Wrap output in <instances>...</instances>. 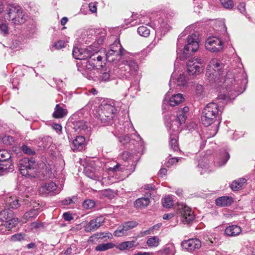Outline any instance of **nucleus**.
Segmentation results:
<instances>
[{
  "label": "nucleus",
  "mask_w": 255,
  "mask_h": 255,
  "mask_svg": "<svg viewBox=\"0 0 255 255\" xmlns=\"http://www.w3.org/2000/svg\"><path fill=\"white\" fill-rule=\"evenodd\" d=\"M105 51L101 50L94 51L91 47L85 50L84 55L81 60L88 59L84 67L88 71H84L82 73L85 77L89 80H94L95 74L93 70L96 67H102L104 63L103 59L105 58Z\"/></svg>",
  "instance_id": "obj_1"
},
{
  "label": "nucleus",
  "mask_w": 255,
  "mask_h": 255,
  "mask_svg": "<svg viewBox=\"0 0 255 255\" xmlns=\"http://www.w3.org/2000/svg\"><path fill=\"white\" fill-rule=\"evenodd\" d=\"M189 108L188 107H184L183 108L179 109L178 111L177 118L172 122L171 124L170 129L176 132L173 137L170 136L169 142L171 148L174 151H177L179 149L177 139L176 138L177 134L180 130V127L185 124Z\"/></svg>",
  "instance_id": "obj_2"
},
{
  "label": "nucleus",
  "mask_w": 255,
  "mask_h": 255,
  "mask_svg": "<svg viewBox=\"0 0 255 255\" xmlns=\"http://www.w3.org/2000/svg\"><path fill=\"white\" fill-rule=\"evenodd\" d=\"M224 65L216 59H212L207 67L206 76L210 81L216 82L222 77L224 73Z\"/></svg>",
  "instance_id": "obj_3"
},
{
  "label": "nucleus",
  "mask_w": 255,
  "mask_h": 255,
  "mask_svg": "<svg viewBox=\"0 0 255 255\" xmlns=\"http://www.w3.org/2000/svg\"><path fill=\"white\" fill-rule=\"evenodd\" d=\"M6 11L7 12V14L5 15L6 18L11 20L15 24H23L27 19V15L19 5H9Z\"/></svg>",
  "instance_id": "obj_4"
},
{
  "label": "nucleus",
  "mask_w": 255,
  "mask_h": 255,
  "mask_svg": "<svg viewBox=\"0 0 255 255\" xmlns=\"http://www.w3.org/2000/svg\"><path fill=\"white\" fill-rule=\"evenodd\" d=\"M219 111V105L217 104L214 102L208 104L202 112V124L206 127L210 126L215 121Z\"/></svg>",
  "instance_id": "obj_5"
},
{
  "label": "nucleus",
  "mask_w": 255,
  "mask_h": 255,
  "mask_svg": "<svg viewBox=\"0 0 255 255\" xmlns=\"http://www.w3.org/2000/svg\"><path fill=\"white\" fill-rule=\"evenodd\" d=\"M115 108L110 104L102 105L94 114L104 125L109 124L114 118Z\"/></svg>",
  "instance_id": "obj_6"
},
{
  "label": "nucleus",
  "mask_w": 255,
  "mask_h": 255,
  "mask_svg": "<svg viewBox=\"0 0 255 255\" xmlns=\"http://www.w3.org/2000/svg\"><path fill=\"white\" fill-rule=\"evenodd\" d=\"M37 164L34 158H23L19 163V170L21 174L26 177L35 176Z\"/></svg>",
  "instance_id": "obj_7"
},
{
  "label": "nucleus",
  "mask_w": 255,
  "mask_h": 255,
  "mask_svg": "<svg viewBox=\"0 0 255 255\" xmlns=\"http://www.w3.org/2000/svg\"><path fill=\"white\" fill-rule=\"evenodd\" d=\"M138 69L137 63L132 60L124 61L120 65V75L122 78L130 79Z\"/></svg>",
  "instance_id": "obj_8"
},
{
  "label": "nucleus",
  "mask_w": 255,
  "mask_h": 255,
  "mask_svg": "<svg viewBox=\"0 0 255 255\" xmlns=\"http://www.w3.org/2000/svg\"><path fill=\"white\" fill-rule=\"evenodd\" d=\"M240 74H237L235 71H228L224 79V86L228 89L237 91L240 84L242 83L240 77Z\"/></svg>",
  "instance_id": "obj_9"
},
{
  "label": "nucleus",
  "mask_w": 255,
  "mask_h": 255,
  "mask_svg": "<svg viewBox=\"0 0 255 255\" xmlns=\"http://www.w3.org/2000/svg\"><path fill=\"white\" fill-rule=\"evenodd\" d=\"M0 220L3 223L1 227H4L9 231L15 226L17 218L13 217V212L9 209H4L0 212Z\"/></svg>",
  "instance_id": "obj_10"
},
{
  "label": "nucleus",
  "mask_w": 255,
  "mask_h": 255,
  "mask_svg": "<svg viewBox=\"0 0 255 255\" xmlns=\"http://www.w3.org/2000/svg\"><path fill=\"white\" fill-rule=\"evenodd\" d=\"M204 60L200 58H192L187 62V70L190 75H196L203 71Z\"/></svg>",
  "instance_id": "obj_11"
},
{
  "label": "nucleus",
  "mask_w": 255,
  "mask_h": 255,
  "mask_svg": "<svg viewBox=\"0 0 255 255\" xmlns=\"http://www.w3.org/2000/svg\"><path fill=\"white\" fill-rule=\"evenodd\" d=\"M199 48L198 37L195 34L189 35L187 39V44L183 49V54L187 56L191 53L196 52Z\"/></svg>",
  "instance_id": "obj_12"
},
{
  "label": "nucleus",
  "mask_w": 255,
  "mask_h": 255,
  "mask_svg": "<svg viewBox=\"0 0 255 255\" xmlns=\"http://www.w3.org/2000/svg\"><path fill=\"white\" fill-rule=\"evenodd\" d=\"M224 43L217 37H209L206 41L205 47L211 52H219L223 49Z\"/></svg>",
  "instance_id": "obj_13"
},
{
  "label": "nucleus",
  "mask_w": 255,
  "mask_h": 255,
  "mask_svg": "<svg viewBox=\"0 0 255 255\" xmlns=\"http://www.w3.org/2000/svg\"><path fill=\"white\" fill-rule=\"evenodd\" d=\"M177 210L182 216V222L184 224H189L194 219L191 209L183 204L178 205Z\"/></svg>",
  "instance_id": "obj_14"
},
{
  "label": "nucleus",
  "mask_w": 255,
  "mask_h": 255,
  "mask_svg": "<svg viewBox=\"0 0 255 255\" xmlns=\"http://www.w3.org/2000/svg\"><path fill=\"white\" fill-rule=\"evenodd\" d=\"M86 166L83 172L89 178L93 180L100 181L102 179L103 170L102 168H96L92 166V163Z\"/></svg>",
  "instance_id": "obj_15"
},
{
  "label": "nucleus",
  "mask_w": 255,
  "mask_h": 255,
  "mask_svg": "<svg viewBox=\"0 0 255 255\" xmlns=\"http://www.w3.org/2000/svg\"><path fill=\"white\" fill-rule=\"evenodd\" d=\"M60 192L56 184L53 182H49L41 186L39 188V193L42 195H55Z\"/></svg>",
  "instance_id": "obj_16"
},
{
  "label": "nucleus",
  "mask_w": 255,
  "mask_h": 255,
  "mask_svg": "<svg viewBox=\"0 0 255 255\" xmlns=\"http://www.w3.org/2000/svg\"><path fill=\"white\" fill-rule=\"evenodd\" d=\"M181 246L186 251L192 252L195 250L199 249L201 246V243L198 239H190L182 241L181 244Z\"/></svg>",
  "instance_id": "obj_17"
},
{
  "label": "nucleus",
  "mask_w": 255,
  "mask_h": 255,
  "mask_svg": "<svg viewBox=\"0 0 255 255\" xmlns=\"http://www.w3.org/2000/svg\"><path fill=\"white\" fill-rule=\"evenodd\" d=\"M104 222V219L103 217H97L87 224L85 226V230L87 232L95 231L102 225Z\"/></svg>",
  "instance_id": "obj_18"
},
{
  "label": "nucleus",
  "mask_w": 255,
  "mask_h": 255,
  "mask_svg": "<svg viewBox=\"0 0 255 255\" xmlns=\"http://www.w3.org/2000/svg\"><path fill=\"white\" fill-rule=\"evenodd\" d=\"M242 232V228L238 225H232L226 227L225 233L229 237L238 236Z\"/></svg>",
  "instance_id": "obj_19"
},
{
  "label": "nucleus",
  "mask_w": 255,
  "mask_h": 255,
  "mask_svg": "<svg viewBox=\"0 0 255 255\" xmlns=\"http://www.w3.org/2000/svg\"><path fill=\"white\" fill-rule=\"evenodd\" d=\"M114 51H115V50H110L105 55V58L110 62H116L118 61L121 59V56L124 55V53H117Z\"/></svg>",
  "instance_id": "obj_20"
},
{
  "label": "nucleus",
  "mask_w": 255,
  "mask_h": 255,
  "mask_svg": "<svg viewBox=\"0 0 255 255\" xmlns=\"http://www.w3.org/2000/svg\"><path fill=\"white\" fill-rule=\"evenodd\" d=\"M11 157V153L9 151L5 149L0 150V162L6 161L7 162L6 165L8 166V167L12 166L10 160Z\"/></svg>",
  "instance_id": "obj_21"
},
{
  "label": "nucleus",
  "mask_w": 255,
  "mask_h": 255,
  "mask_svg": "<svg viewBox=\"0 0 255 255\" xmlns=\"http://www.w3.org/2000/svg\"><path fill=\"white\" fill-rule=\"evenodd\" d=\"M150 199L148 197H141L136 199L134 202V206L138 209H143L150 204Z\"/></svg>",
  "instance_id": "obj_22"
},
{
  "label": "nucleus",
  "mask_w": 255,
  "mask_h": 255,
  "mask_svg": "<svg viewBox=\"0 0 255 255\" xmlns=\"http://www.w3.org/2000/svg\"><path fill=\"white\" fill-rule=\"evenodd\" d=\"M233 198L228 196H222L216 200V204L220 207L228 206L232 204Z\"/></svg>",
  "instance_id": "obj_23"
},
{
  "label": "nucleus",
  "mask_w": 255,
  "mask_h": 255,
  "mask_svg": "<svg viewBox=\"0 0 255 255\" xmlns=\"http://www.w3.org/2000/svg\"><path fill=\"white\" fill-rule=\"evenodd\" d=\"M67 113L68 111L66 109L63 108L59 104H57L53 113V117L56 119L63 118Z\"/></svg>",
  "instance_id": "obj_24"
},
{
  "label": "nucleus",
  "mask_w": 255,
  "mask_h": 255,
  "mask_svg": "<svg viewBox=\"0 0 255 255\" xmlns=\"http://www.w3.org/2000/svg\"><path fill=\"white\" fill-rule=\"evenodd\" d=\"M184 100L183 95L178 93L172 96L169 100V104L171 106L174 107L178 105Z\"/></svg>",
  "instance_id": "obj_25"
},
{
  "label": "nucleus",
  "mask_w": 255,
  "mask_h": 255,
  "mask_svg": "<svg viewBox=\"0 0 255 255\" xmlns=\"http://www.w3.org/2000/svg\"><path fill=\"white\" fill-rule=\"evenodd\" d=\"M78 115H73L69 121V125L75 131H77L80 128V122L77 120L78 119Z\"/></svg>",
  "instance_id": "obj_26"
},
{
  "label": "nucleus",
  "mask_w": 255,
  "mask_h": 255,
  "mask_svg": "<svg viewBox=\"0 0 255 255\" xmlns=\"http://www.w3.org/2000/svg\"><path fill=\"white\" fill-rule=\"evenodd\" d=\"M6 205L10 208L16 209L20 204L16 197H10L6 201Z\"/></svg>",
  "instance_id": "obj_27"
},
{
  "label": "nucleus",
  "mask_w": 255,
  "mask_h": 255,
  "mask_svg": "<svg viewBox=\"0 0 255 255\" xmlns=\"http://www.w3.org/2000/svg\"><path fill=\"white\" fill-rule=\"evenodd\" d=\"M115 245L112 243H108L106 244H101L95 248L96 251L102 252L114 248Z\"/></svg>",
  "instance_id": "obj_28"
},
{
  "label": "nucleus",
  "mask_w": 255,
  "mask_h": 255,
  "mask_svg": "<svg viewBox=\"0 0 255 255\" xmlns=\"http://www.w3.org/2000/svg\"><path fill=\"white\" fill-rule=\"evenodd\" d=\"M39 204H37L36 206H33L34 207H36L35 209H31L28 212L25 213L24 215V217L25 219H29V218H33L36 216H37L39 211V208L38 207L39 206Z\"/></svg>",
  "instance_id": "obj_29"
},
{
  "label": "nucleus",
  "mask_w": 255,
  "mask_h": 255,
  "mask_svg": "<svg viewBox=\"0 0 255 255\" xmlns=\"http://www.w3.org/2000/svg\"><path fill=\"white\" fill-rule=\"evenodd\" d=\"M134 243V241L124 242L120 244L117 247V248L121 251H124L128 249L131 248L132 247L135 246Z\"/></svg>",
  "instance_id": "obj_30"
},
{
  "label": "nucleus",
  "mask_w": 255,
  "mask_h": 255,
  "mask_svg": "<svg viewBox=\"0 0 255 255\" xmlns=\"http://www.w3.org/2000/svg\"><path fill=\"white\" fill-rule=\"evenodd\" d=\"M110 50H115V52L117 53L123 54L125 49L122 47L120 41H115L114 43L111 46Z\"/></svg>",
  "instance_id": "obj_31"
},
{
  "label": "nucleus",
  "mask_w": 255,
  "mask_h": 255,
  "mask_svg": "<svg viewBox=\"0 0 255 255\" xmlns=\"http://www.w3.org/2000/svg\"><path fill=\"white\" fill-rule=\"evenodd\" d=\"M8 33L7 23L3 20H0V34L6 35Z\"/></svg>",
  "instance_id": "obj_32"
},
{
  "label": "nucleus",
  "mask_w": 255,
  "mask_h": 255,
  "mask_svg": "<svg viewBox=\"0 0 255 255\" xmlns=\"http://www.w3.org/2000/svg\"><path fill=\"white\" fill-rule=\"evenodd\" d=\"M137 32L140 35L145 37L148 36L150 34L149 29L144 26H139L137 28Z\"/></svg>",
  "instance_id": "obj_33"
},
{
  "label": "nucleus",
  "mask_w": 255,
  "mask_h": 255,
  "mask_svg": "<svg viewBox=\"0 0 255 255\" xmlns=\"http://www.w3.org/2000/svg\"><path fill=\"white\" fill-rule=\"evenodd\" d=\"M77 199V197L75 196H73L72 198L68 197L62 200L61 204L62 205H70V207H73L72 205L74 204Z\"/></svg>",
  "instance_id": "obj_34"
},
{
  "label": "nucleus",
  "mask_w": 255,
  "mask_h": 255,
  "mask_svg": "<svg viewBox=\"0 0 255 255\" xmlns=\"http://www.w3.org/2000/svg\"><path fill=\"white\" fill-rule=\"evenodd\" d=\"M146 244L150 247H157L159 244V239L156 236L150 238L147 240Z\"/></svg>",
  "instance_id": "obj_35"
},
{
  "label": "nucleus",
  "mask_w": 255,
  "mask_h": 255,
  "mask_svg": "<svg viewBox=\"0 0 255 255\" xmlns=\"http://www.w3.org/2000/svg\"><path fill=\"white\" fill-rule=\"evenodd\" d=\"M72 55L76 59H80V48L79 47L78 41H75L73 46Z\"/></svg>",
  "instance_id": "obj_36"
},
{
  "label": "nucleus",
  "mask_w": 255,
  "mask_h": 255,
  "mask_svg": "<svg viewBox=\"0 0 255 255\" xmlns=\"http://www.w3.org/2000/svg\"><path fill=\"white\" fill-rule=\"evenodd\" d=\"M138 223L136 221H132L125 222L123 226L127 232L128 230L136 227Z\"/></svg>",
  "instance_id": "obj_37"
},
{
  "label": "nucleus",
  "mask_w": 255,
  "mask_h": 255,
  "mask_svg": "<svg viewBox=\"0 0 255 255\" xmlns=\"http://www.w3.org/2000/svg\"><path fill=\"white\" fill-rule=\"evenodd\" d=\"M177 86L184 87L186 85V80L185 76L184 74H180L179 77L176 79Z\"/></svg>",
  "instance_id": "obj_38"
},
{
  "label": "nucleus",
  "mask_w": 255,
  "mask_h": 255,
  "mask_svg": "<svg viewBox=\"0 0 255 255\" xmlns=\"http://www.w3.org/2000/svg\"><path fill=\"white\" fill-rule=\"evenodd\" d=\"M173 205V201L172 198L169 196L165 197L163 202V206L165 208H169Z\"/></svg>",
  "instance_id": "obj_39"
},
{
  "label": "nucleus",
  "mask_w": 255,
  "mask_h": 255,
  "mask_svg": "<svg viewBox=\"0 0 255 255\" xmlns=\"http://www.w3.org/2000/svg\"><path fill=\"white\" fill-rule=\"evenodd\" d=\"M221 2L223 6L227 9H231L234 6L233 0H221Z\"/></svg>",
  "instance_id": "obj_40"
},
{
  "label": "nucleus",
  "mask_w": 255,
  "mask_h": 255,
  "mask_svg": "<svg viewBox=\"0 0 255 255\" xmlns=\"http://www.w3.org/2000/svg\"><path fill=\"white\" fill-rule=\"evenodd\" d=\"M127 234L124 226L119 227L117 230H116L114 233V235L116 237H121L126 235Z\"/></svg>",
  "instance_id": "obj_41"
},
{
  "label": "nucleus",
  "mask_w": 255,
  "mask_h": 255,
  "mask_svg": "<svg viewBox=\"0 0 255 255\" xmlns=\"http://www.w3.org/2000/svg\"><path fill=\"white\" fill-rule=\"evenodd\" d=\"M95 205L94 201L92 200H86L83 203V207L86 209H90L93 208Z\"/></svg>",
  "instance_id": "obj_42"
},
{
  "label": "nucleus",
  "mask_w": 255,
  "mask_h": 255,
  "mask_svg": "<svg viewBox=\"0 0 255 255\" xmlns=\"http://www.w3.org/2000/svg\"><path fill=\"white\" fill-rule=\"evenodd\" d=\"M102 194L103 196L112 199L114 197V192L110 189H107L102 191Z\"/></svg>",
  "instance_id": "obj_43"
},
{
  "label": "nucleus",
  "mask_w": 255,
  "mask_h": 255,
  "mask_svg": "<svg viewBox=\"0 0 255 255\" xmlns=\"http://www.w3.org/2000/svg\"><path fill=\"white\" fill-rule=\"evenodd\" d=\"M174 253V246L173 244L166 247L163 250V254L166 255H171Z\"/></svg>",
  "instance_id": "obj_44"
},
{
  "label": "nucleus",
  "mask_w": 255,
  "mask_h": 255,
  "mask_svg": "<svg viewBox=\"0 0 255 255\" xmlns=\"http://www.w3.org/2000/svg\"><path fill=\"white\" fill-rule=\"evenodd\" d=\"M230 158L229 154L226 152L223 153V159L221 161H220L218 164L219 166L224 165L226 163Z\"/></svg>",
  "instance_id": "obj_45"
},
{
  "label": "nucleus",
  "mask_w": 255,
  "mask_h": 255,
  "mask_svg": "<svg viewBox=\"0 0 255 255\" xmlns=\"http://www.w3.org/2000/svg\"><path fill=\"white\" fill-rule=\"evenodd\" d=\"M79 137V135H76V138L73 140L71 144V148L73 151H75L78 150V148L80 147V142L78 140V138Z\"/></svg>",
  "instance_id": "obj_46"
},
{
  "label": "nucleus",
  "mask_w": 255,
  "mask_h": 255,
  "mask_svg": "<svg viewBox=\"0 0 255 255\" xmlns=\"http://www.w3.org/2000/svg\"><path fill=\"white\" fill-rule=\"evenodd\" d=\"M231 187L234 191L238 190L242 188V183H240L238 180H235L232 182Z\"/></svg>",
  "instance_id": "obj_47"
},
{
  "label": "nucleus",
  "mask_w": 255,
  "mask_h": 255,
  "mask_svg": "<svg viewBox=\"0 0 255 255\" xmlns=\"http://www.w3.org/2000/svg\"><path fill=\"white\" fill-rule=\"evenodd\" d=\"M111 234L110 233L100 232L96 233V236H98V238L99 241L100 240H103L105 238L109 239L111 238Z\"/></svg>",
  "instance_id": "obj_48"
},
{
  "label": "nucleus",
  "mask_w": 255,
  "mask_h": 255,
  "mask_svg": "<svg viewBox=\"0 0 255 255\" xmlns=\"http://www.w3.org/2000/svg\"><path fill=\"white\" fill-rule=\"evenodd\" d=\"M2 141L7 145H12L14 142V138L9 135H5L2 138Z\"/></svg>",
  "instance_id": "obj_49"
},
{
  "label": "nucleus",
  "mask_w": 255,
  "mask_h": 255,
  "mask_svg": "<svg viewBox=\"0 0 255 255\" xmlns=\"http://www.w3.org/2000/svg\"><path fill=\"white\" fill-rule=\"evenodd\" d=\"M21 148L23 152L26 154L33 155L35 153V151L34 150L26 145H23Z\"/></svg>",
  "instance_id": "obj_50"
},
{
  "label": "nucleus",
  "mask_w": 255,
  "mask_h": 255,
  "mask_svg": "<svg viewBox=\"0 0 255 255\" xmlns=\"http://www.w3.org/2000/svg\"><path fill=\"white\" fill-rule=\"evenodd\" d=\"M89 244H96L99 243L100 241L99 240L98 236H96V233L91 236L88 240Z\"/></svg>",
  "instance_id": "obj_51"
},
{
  "label": "nucleus",
  "mask_w": 255,
  "mask_h": 255,
  "mask_svg": "<svg viewBox=\"0 0 255 255\" xmlns=\"http://www.w3.org/2000/svg\"><path fill=\"white\" fill-rule=\"evenodd\" d=\"M24 237L21 234H16L11 236V239L12 241H19L23 240Z\"/></svg>",
  "instance_id": "obj_52"
},
{
  "label": "nucleus",
  "mask_w": 255,
  "mask_h": 255,
  "mask_svg": "<svg viewBox=\"0 0 255 255\" xmlns=\"http://www.w3.org/2000/svg\"><path fill=\"white\" fill-rule=\"evenodd\" d=\"M89 7L91 12L92 13H97V6L96 2H94L89 3Z\"/></svg>",
  "instance_id": "obj_53"
},
{
  "label": "nucleus",
  "mask_w": 255,
  "mask_h": 255,
  "mask_svg": "<svg viewBox=\"0 0 255 255\" xmlns=\"http://www.w3.org/2000/svg\"><path fill=\"white\" fill-rule=\"evenodd\" d=\"M65 42L62 40H60L55 43L54 46L55 47V48L57 49H60L63 47H65Z\"/></svg>",
  "instance_id": "obj_54"
},
{
  "label": "nucleus",
  "mask_w": 255,
  "mask_h": 255,
  "mask_svg": "<svg viewBox=\"0 0 255 255\" xmlns=\"http://www.w3.org/2000/svg\"><path fill=\"white\" fill-rule=\"evenodd\" d=\"M203 87L202 85L200 84H197L195 87V93L196 94L200 95L202 94L203 92Z\"/></svg>",
  "instance_id": "obj_55"
},
{
  "label": "nucleus",
  "mask_w": 255,
  "mask_h": 255,
  "mask_svg": "<svg viewBox=\"0 0 255 255\" xmlns=\"http://www.w3.org/2000/svg\"><path fill=\"white\" fill-rule=\"evenodd\" d=\"M238 8L239 10L243 14L245 13L246 12V4L244 2L240 3L238 6Z\"/></svg>",
  "instance_id": "obj_56"
},
{
  "label": "nucleus",
  "mask_w": 255,
  "mask_h": 255,
  "mask_svg": "<svg viewBox=\"0 0 255 255\" xmlns=\"http://www.w3.org/2000/svg\"><path fill=\"white\" fill-rule=\"evenodd\" d=\"M110 74L108 72H105L102 73L101 76V79L102 81H107L109 80Z\"/></svg>",
  "instance_id": "obj_57"
},
{
  "label": "nucleus",
  "mask_w": 255,
  "mask_h": 255,
  "mask_svg": "<svg viewBox=\"0 0 255 255\" xmlns=\"http://www.w3.org/2000/svg\"><path fill=\"white\" fill-rule=\"evenodd\" d=\"M180 160V158H177L176 157L171 158L169 159L168 161V165H173L178 162Z\"/></svg>",
  "instance_id": "obj_58"
},
{
  "label": "nucleus",
  "mask_w": 255,
  "mask_h": 255,
  "mask_svg": "<svg viewBox=\"0 0 255 255\" xmlns=\"http://www.w3.org/2000/svg\"><path fill=\"white\" fill-rule=\"evenodd\" d=\"M63 217L64 220L67 221H70L73 219L71 214L69 213H64L63 215Z\"/></svg>",
  "instance_id": "obj_59"
},
{
  "label": "nucleus",
  "mask_w": 255,
  "mask_h": 255,
  "mask_svg": "<svg viewBox=\"0 0 255 255\" xmlns=\"http://www.w3.org/2000/svg\"><path fill=\"white\" fill-rule=\"evenodd\" d=\"M11 167H8L7 165H4L3 164L0 163V172H5L7 170V169H11Z\"/></svg>",
  "instance_id": "obj_60"
},
{
  "label": "nucleus",
  "mask_w": 255,
  "mask_h": 255,
  "mask_svg": "<svg viewBox=\"0 0 255 255\" xmlns=\"http://www.w3.org/2000/svg\"><path fill=\"white\" fill-rule=\"evenodd\" d=\"M129 141V137L127 135H126L124 137H121L120 138V141L123 144H125L127 143Z\"/></svg>",
  "instance_id": "obj_61"
},
{
  "label": "nucleus",
  "mask_w": 255,
  "mask_h": 255,
  "mask_svg": "<svg viewBox=\"0 0 255 255\" xmlns=\"http://www.w3.org/2000/svg\"><path fill=\"white\" fill-rule=\"evenodd\" d=\"M174 217L173 213L165 214L163 216V219L164 220H169L172 218Z\"/></svg>",
  "instance_id": "obj_62"
},
{
  "label": "nucleus",
  "mask_w": 255,
  "mask_h": 255,
  "mask_svg": "<svg viewBox=\"0 0 255 255\" xmlns=\"http://www.w3.org/2000/svg\"><path fill=\"white\" fill-rule=\"evenodd\" d=\"M110 170L113 171H122V169L120 167V165L117 164L116 165L114 166L113 167H111L110 168Z\"/></svg>",
  "instance_id": "obj_63"
},
{
  "label": "nucleus",
  "mask_w": 255,
  "mask_h": 255,
  "mask_svg": "<svg viewBox=\"0 0 255 255\" xmlns=\"http://www.w3.org/2000/svg\"><path fill=\"white\" fill-rule=\"evenodd\" d=\"M123 158H125L126 160H128V159L130 158L131 153L128 151H125L123 153Z\"/></svg>",
  "instance_id": "obj_64"
}]
</instances>
